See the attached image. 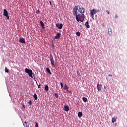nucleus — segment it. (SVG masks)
<instances>
[{"instance_id":"obj_1","label":"nucleus","mask_w":127,"mask_h":127,"mask_svg":"<svg viewBox=\"0 0 127 127\" xmlns=\"http://www.w3.org/2000/svg\"><path fill=\"white\" fill-rule=\"evenodd\" d=\"M78 10V7L77 6H75L73 9V14L75 16V18L77 22L80 21V22H84V20H85V18H86V16L84 14L85 13V11H86V9L83 7L82 6H79L78 11L80 13H78L77 12Z\"/></svg>"},{"instance_id":"obj_2","label":"nucleus","mask_w":127,"mask_h":127,"mask_svg":"<svg viewBox=\"0 0 127 127\" xmlns=\"http://www.w3.org/2000/svg\"><path fill=\"white\" fill-rule=\"evenodd\" d=\"M25 72L29 75V77L33 78V75H33V72H32V70L26 68L25 69Z\"/></svg>"},{"instance_id":"obj_3","label":"nucleus","mask_w":127,"mask_h":127,"mask_svg":"<svg viewBox=\"0 0 127 127\" xmlns=\"http://www.w3.org/2000/svg\"><path fill=\"white\" fill-rule=\"evenodd\" d=\"M50 60L51 61V65L53 68H55V64L54 63V59H53V56L52 54L50 55Z\"/></svg>"},{"instance_id":"obj_4","label":"nucleus","mask_w":127,"mask_h":127,"mask_svg":"<svg viewBox=\"0 0 127 127\" xmlns=\"http://www.w3.org/2000/svg\"><path fill=\"white\" fill-rule=\"evenodd\" d=\"M97 12H100V9H93L91 10H90V15L92 16H94V14H96Z\"/></svg>"},{"instance_id":"obj_5","label":"nucleus","mask_w":127,"mask_h":127,"mask_svg":"<svg viewBox=\"0 0 127 127\" xmlns=\"http://www.w3.org/2000/svg\"><path fill=\"white\" fill-rule=\"evenodd\" d=\"M3 15H4V16H6L7 19H9V16H8V12H7V10H6V9H4L3 10Z\"/></svg>"},{"instance_id":"obj_6","label":"nucleus","mask_w":127,"mask_h":127,"mask_svg":"<svg viewBox=\"0 0 127 127\" xmlns=\"http://www.w3.org/2000/svg\"><path fill=\"white\" fill-rule=\"evenodd\" d=\"M56 27L59 28V29H62L63 28V24L62 23H61L59 24V23L56 24Z\"/></svg>"},{"instance_id":"obj_7","label":"nucleus","mask_w":127,"mask_h":127,"mask_svg":"<svg viewBox=\"0 0 127 127\" xmlns=\"http://www.w3.org/2000/svg\"><path fill=\"white\" fill-rule=\"evenodd\" d=\"M61 37V34L60 33H58L55 36V39H59Z\"/></svg>"},{"instance_id":"obj_8","label":"nucleus","mask_w":127,"mask_h":127,"mask_svg":"<svg viewBox=\"0 0 127 127\" xmlns=\"http://www.w3.org/2000/svg\"><path fill=\"white\" fill-rule=\"evenodd\" d=\"M97 90H98V92H100V91H101V90L102 89V84H98L97 85Z\"/></svg>"},{"instance_id":"obj_9","label":"nucleus","mask_w":127,"mask_h":127,"mask_svg":"<svg viewBox=\"0 0 127 127\" xmlns=\"http://www.w3.org/2000/svg\"><path fill=\"white\" fill-rule=\"evenodd\" d=\"M19 42H21V43H23L24 44H25V40L24 38H20L19 39Z\"/></svg>"},{"instance_id":"obj_10","label":"nucleus","mask_w":127,"mask_h":127,"mask_svg":"<svg viewBox=\"0 0 127 127\" xmlns=\"http://www.w3.org/2000/svg\"><path fill=\"white\" fill-rule=\"evenodd\" d=\"M85 25L86 28H90V25H89V22L86 21L85 23Z\"/></svg>"},{"instance_id":"obj_11","label":"nucleus","mask_w":127,"mask_h":127,"mask_svg":"<svg viewBox=\"0 0 127 127\" xmlns=\"http://www.w3.org/2000/svg\"><path fill=\"white\" fill-rule=\"evenodd\" d=\"M64 111L65 112H69V107L68 106H65L64 107Z\"/></svg>"},{"instance_id":"obj_12","label":"nucleus","mask_w":127,"mask_h":127,"mask_svg":"<svg viewBox=\"0 0 127 127\" xmlns=\"http://www.w3.org/2000/svg\"><path fill=\"white\" fill-rule=\"evenodd\" d=\"M108 30L109 35H112V29L111 28H109Z\"/></svg>"},{"instance_id":"obj_13","label":"nucleus","mask_w":127,"mask_h":127,"mask_svg":"<svg viewBox=\"0 0 127 127\" xmlns=\"http://www.w3.org/2000/svg\"><path fill=\"white\" fill-rule=\"evenodd\" d=\"M46 71L47 72H48V73H49V74H50V75H51V71H50V69H49V68L47 67L46 68Z\"/></svg>"},{"instance_id":"obj_14","label":"nucleus","mask_w":127,"mask_h":127,"mask_svg":"<svg viewBox=\"0 0 127 127\" xmlns=\"http://www.w3.org/2000/svg\"><path fill=\"white\" fill-rule=\"evenodd\" d=\"M115 122H117V119H116L115 118H112V123H113V124H114V123H115Z\"/></svg>"},{"instance_id":"obj_15","label":"nucleus","mask_w":127,"mask_h":127,"mask_svg":"<svg viewBox=\"0 0 127 127\" xmlns=\"http://www.w3.org/2000/svg\"><path fill=\"white\" fill-rule=\"evenodd\" d=\"M40 24L42 27V28L44 29V23L42 22V21H40Z\"/></svg>"},{"instance_id":"obj_16","label":"nucleus","mask_w":127,"mask_h":127,"mask_svg":"<svg viewBox=\"0 0 127 127\" xmlns=\"http://www.w3.org/2000/svg\"><path fill=\"white\" fill-rule=\"evenodd\" d=\"M82 116H83V114L82 113V112H78V117L79 118H81V117H82Z\"/></svg>"},{"instance_id":"obj_17","label":"nucleus","mask_w":127,"mask_h":127,"mask_svg":"<svg viewBox=\"0 0 127 127\" xmlns=\"http://www.w3.org/2000/svg\"><path fill=\"white\" fill-rule=\"evenodd\" d=\"M68 89H69V87H68L67 86V84H65L64 86V90H68Z\"/></svg>"},{"instance_id":"obj_18","label":"nucleus","mask_w":127,"mask_h":127,"mask_svg":"<svg viewBox=\"0 0 127 127\" xmlns=\"http://www.w3.org/2000/svg\"><path fill=\"white\" fill-rule=\"evenodd\" d=\"M82 100H83V102H84V103H86L87 102V101H88V99H87V98H86V97H83Z\"/></svg>"},{"instance_id":"obj_19","label":"nucleus","mask_w":127,"mask_h":127,"mask_svg":"<svg viewBox=\"0 0 127 127\" xmlns=\"http://www.w3.org/2000/svg\"><path fill=\"white\" fill-rule=\"evenodd\" d=\"M45 90L46 91H48L49 90V87H48V85H46L45 87Z\"/></svg>"},{"instance_id":"obj_20","label":"nucleus","mask_w":127,"mask_h":127,"mask_svg":"<svg viewBox=\"0 0 127 127\" xmlns=\"http://www.w3.org/2000/svg\"><path fill=\"white\" fill-rule=\"evenodd\" d=\"M33 97L35 100L36 101V100H37V95H36V94H34Z\"/></svg>"},{"instance_id":"obj_21","label":"nucleus","mask_w":127,"mask_h":127,"mask_svg":"<svg viewBox=\"0 0 127 127\" xmlns=\"http://www.w3.org/2000/svg\"><path fill=\"white\" fill-rule=\"evenodd\" d=\"M9 71L8 70V69H7V67H5V72L6 73H8Z\"/></svg>"},{"instance_id":"obj_22","label":"nucleus","mask_w":127,"mask_h":127,"mask_svg":"<svg viewBox=\"0 0 127 127\" xmlns=\"http://www.w3.org/2000/svg\"><path fill=\"white\" fill-rule=\"evenodd\" d=\"M76 34L77 36H80L81 35V33H80V32H77Z\"/></svg>"},{"instance_id":"obj_23","label":"nucleus","mask_w":127,"mask_h":127,"mask_svg":"<svg viewBox=\"0 0 127 127\" xmlns=\"http://www.w3.org/2000/svg\"><path fill=\"white\" fill-rule=\"evenodd\" d=\"M55 97H56V98H57V99H58V93H55Z\"/></svg>"},{"instance_id":"obj_24","label":"nucleus","mask_w":127,"mask_h":127,"mask_svg":"<svg viewBox=\"0 0 127 127\" xmlns=\"http://www.w3.org/2000/svg\"><path fill=\"white\" fill-rule=\"evenodd\" d=\"M28 104H29V105H32V101H31V100H30V101L28 102Z\"/></svg>"},{"instance_id":"obj_25","label":"nucleus","mask_w":127,"mask_h":127,"mask_svg":"<svg viewBox=\"0 0 127 127\" xmlns=\"http://www.w3.org/2000/svg\"><path fill=\"white\" fill-rule=\"evenodd\" d=\"M60 84H61V88L62 89V88H63V83L61 82Z\"/></svg>"},{"instance_id":"obj_26","label":"nucleus","mask_w":127,"mask_h":127,"mask_svg":"<svg viewBox=\"0 0 127 127\" xmlns=\"http://www.w3.org/2000/svg\"><path fill=\"white\" fill-rule=\"evenodd\" d=\"M77 75L78 77H80V72L79 71H77Z\"/></svg>"},{"instance_id":"obj_27","label":"nucleus","mask_w":127,"mask_h":127,"mask_svg":"<svg viewBox=\"0 0 127 127\" xmlns=\"http://www.w3.org/2000/svg\"><path fill=\"white\" fill-rule=\"evenodd\" d=\"M40 12V11H39V10H38L36 11V13H39Z\"/></svg>"},{"instance_id":"obj_28","label":"nucleus","mask_w":127,"mask_h":127,"mask_svg":"<svg viewBox=\"0 0 127 127\" xmlns=\"http://www.w3.org/2000/svg\"><path fill=\"white\" fill-rule=\"evenodd\" d=\"M37 86H38V88H41V87H40V86H41L40 83H39V85L37 84Z\"/></svg>"},{"instance_id":"obj_29","label":"nucleus","mask_w":127,"mask_h":127,"mask_svg":"<svg viewBox=\"0 0 127 127\" xmlns=\"http://www.w3.org/2000/svg\"><path fill=\"white\" fill-rule=\"evenodd\" d=\"M79 26H80V28L81 29H83V26H82V25H80Z\"/></svg>"},{"instance_id":"obj_30","label":"nucleus","mask_w":127,"mask_h":127,"mask_svg":"<svg viewBox=\"0 0 127 127\" xmlns=\"http://www.w3.org/2000/svg\"><path fill=\"white\" fill-rule=\"evenodd\" d=\"M106 12H107L108 14H110V11H109L108 10H107Z\"/></svg>"},{"instance_id":"obj_31","label":"nucleus","mask_w":127,"mask_h":127,"mask_svg":"<svg viewBox=\"0 0 127 127\" xmlns=\"http://www.w3.org/2000/svg\"><path fill=\"white\" fill-rule=\"evenodd\" d=\"M108 76L109 77H113V75H112V74H108Z\"/></svg>"},{"instance_id":"obj_32","label":"nucleus","mask_w":127,"mask_h":127,"mask_svg":"<svg viewBox=\"0 0 127 127\" xmlns=\"http://www.w3.org/2000/svg\"><path fill=\"white\" fill-rule=\"evenodd\" d=\"M50 5H52V3L51 2V1H49Z\"/></svg>"},{"instance_id":"obj_33","label":"nucleus","mask_w":127,"mask_h":127,"mask_svg":"<svg viewBox=\"0 0 127 127\" xmlns=\"http://www.w3.org/2000/svg\"><path fill=\"white\" fill-rule=\"evenodd\" d=\"M26 127H29V125L28 124H27L26 126Z\"/></svg>"},{"instance_id":"obj_34","label":"nucleus","mask_w":127,"mask_h":127,"mask_svg":"<svg viewBox=\"0 0 127 127\" xmlns=\"http://www.w3.org/2000/svg\"><path fill=\"white\" fill-rule=\"evenodd\" d=\"M118 16L117 15H115V18H117Z\"/></svg>"},{"instance_id":"obj_35","label":"nucleus","mask_w":127,"mask_h":127,"mask_svg":"<svg viewBox=\"0 0 127 127\" xmlns=\"http://www.w3.org/2000/svg\"><path fill=\"white\" fill-rule=\"evenodd\" d=\"M23 107L24 109H25V106L24 105H23Z\"/></svg>"},{"instance_id":"obj_36","label":"nucleus","mask_w":127,"mask_h":127,"mask_svg":"<svg viewBox=\"0 0 127 127\" xmlns=\"http://www.w3.org/2000/svg\"><path fill=\"white\" fill-rule=\"evenodd\" d=\"M103 27H105V24H103Z\"/></svg>"},{"instance_id":"obj_37","label":"nucleus","mask_w":127,"mask_h":127,"mask_svg":"<svg viewBox=\"0 0 127 127\" xmlns=\"http://www.w3.org/2000/svg\"><path fill=\"white\" fill-rule=\"evenodd\" d=\"M27 122H26V121H25V122H24V123H25V124H27Z\"/></svg>"},{"instance_id":"obj_38","label":"nucleus","mask_w":127,"mask_h":127,"mask_svg":"<svg viewBox=\"0 0 127 127\" xmlns=\"http://www.w3.org/2000/svg\"><path fill=\"white\" fill-rule=\"evenodd\" d=\"M52 47H54V45L53 44V45H52Z\"/></svg>"},{"instance_id":"obj_39","label":"nucleus","mask_w":127,"mask_h":127,"mask_svg":"<svg viewBox=\"0 0 127 127\" xmlns=\"http://www.w3.org/2000/svg\"><path fill=\"white\" fill-rule=\"evenodd\" d=\"M104 89H106V86H104Z\"/></svg>"},{"instance_id":"obj_40","label":"nucleus","mask_w":127,"mask_h":127,"mask_svg":"<svg viewBox=\"0 0 127 127\" xmlns=\"http://www.w3.org/2000/svg\"><path fill=\"white\" fill-rule=\"evenodd\" d=\"M115 126H117V124H115Z\"/></svg>"},{"instance_id":"obj_41","label":"nucleus","mask_w":127,"mask_h":127,"mask_svg":"<svg viewBox=\"0 0 127 127\" xmlns=\"http://www.w3.org/2000/svg\"><path fill=\"white\" fill-rule=\"evenodd\" d=\"M36 83H37V81H36Z\"/></svg>"}]
</instances>
